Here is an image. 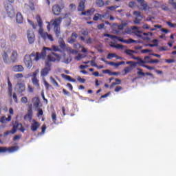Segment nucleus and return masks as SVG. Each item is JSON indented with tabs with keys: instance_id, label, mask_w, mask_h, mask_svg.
<instances>
[{
	"instance_id": "7ed1b4c3",
	"label": "nucleus",
	"mask_w": 176,
	"mask_h": 176,
	"mask_svg": "<svg viewBox=\"0 0 176 176\" xmlns=\"http://www.w3.org/2000/svg\"><path fill=\"white\" fill-rule=\"evenodd\" d=\"M60 60H61L60 55L52 52L47 55L45 63H59Z\"/></svg>"
},
{
	"instance_id": "09e8293b",
	"label": "nucleus",
	"mask_w": 176,
	"mask_h": 176,
	"mask_svg": "<svg viewBox=\"0 0 176 176\" xmlns=\"http://www.w3.org/2000/svg\"><path fill=\"white\" fill-rule=\"evenodd\" d=\"M133 33L135 34V35H136V36H138V38H142V35L141 34H142V32L140 30H135Z\"/></svg>"
},
{
	"instance_id": "2eb2a0df",
	"label": "nucleus",
	"mask_w": 176,
	"mask_h": 176,
	"mask_svg": "<svg viewBox=\"0 0 176 176\" xmlns=\"http://www.w3.org/2000/svg\"><path fill=\"white\" fill-rule=\"evenodd\" d=\"M13 72H23L24 71V67L21 65H15L12 67Z\"/></svg>"
},
{
	"instance_id": "3c124183",
	"label": "nucleus",
	"mask_w": 176,
	"mask_h": 176,
	"mask_svg": "<svg viewBox=\"0 0 176 176\" xmlns=\"http://www.w3.org/2000/svg\"><path fill=\"white\" fill-rule=\"evenodd\" d=\"M32 115L31 113L30 114H26L25 116H24V120H32Z\"/></svg>"
},
{
	"instance_id": "f257e3e1",
	"label": "nucleus",
	"mask_w": 176,
	"mask_h": 176,
	"mask_svg": "<svg viewBox=\"0 0 176 176\" xmlns=\"http://www.w3.org/2000/svg\"><path fill=\"white\" fill-rule=\"evenodd\" d=\"M61 21H63V18L58 17L54 20H52L51 23L54 26V31L56 34V38H58L61 34V30L60 29V24H61Z\"/></svg>"
},
{
	"instance_id": "f3484780",
	"label": "nucleus",
	"mask_w": 176,
	"mask_h": 176,
	"mask_svg": "<svg viewBox=\"0 0 176 176\" xmlns=\"http://www.w3.org/2000/svg\"><path fill=\"white\" fill-rule=\"evenodd\" d=\"M52 12L55 16H58L61 13V8L58 5L53 6Z\"/></svg>"
},
{
	"instance_id": "9b49d317",
	"label": "nucleus",
	"mask_w": 176,
	"mask_h": 176,
	"mask_svg": "<svg viewBox=\"0 0 176 176\" xmlns=\"http://www.w3.org/2000/svg\"><path fill=\"white\" fill-rule=\"evenodd\" d=\"M28 42L30 45H32L35 42V34L33 30H28L27 32Z\"/></svg>"
},
{
	"instance_id": "680f3d73",
	"label": "nucleus",
	"mask_w": 176,
	"mask_h": 176,
	"mask_svg": "<svg viewBox=\"0 0 176 176\" xmlns=\"http://www.w3.org/2000/svg\"><path fill=\"white\" fill-rule=\"evenodd\" d=\"M44 85L45 87L46 90H49V88L51 87L52 85L47 82V81L44 80Z\"/></svg>"
},
{
	"instance_id": "cd10ccee",
	"label": "nucleus",
	"mask_w": 176,
	"mask_h": 176,
	"mask_svg": "<svg viewBox=\"0 0 176 176\" xmlns=\"http://www.w3.org/2000/svg\"><path fill=\"white\" fill-rule=\"evenodd\" d=\"M10 120H12V116H8V118H6V116H2L0 118L1 123H8V122H10Z\"/></svg>"
},
{
	"instance_id": "c756f323",
	"label": "nucleus",
	"mask_w": 176,
	"mask_h": 176,
	"mask_svg": "<svg viewBox=\"0 0 176 176\" xmlns=\"http://www.w3.org/2000/svg\"><path fill=\"white\" fill-rule=\"evenodd\" d=\"M33 105L36 108L39 107V104H41V100H39V98L35 97L32 99Z\"/></svg>"
},
{
	"instance_id": "58836bf2",
	"label": "nucleus",
	"mask_w": 176,
	"mask_h": 176,
	"mask_svg": "<svg viewBox=\"0 0 176 176\" xmlns=\"http://www.w3.org/2000/svg\"><path fill=\"white\" fill-rule=\"evenodd\" d=\"M51 52H60L61 53V50L60 47L57 45H52V48H50Z\"/></svg>"
},
{
	"instance_id": "6e6d98bb",
	"label": "nucleus",
	"mask_w": 176,
	"mask_h": 176,
	"mask_svg": "<svg viewBox=\"0 0 176 176\" xmlns=\"http://www.w3.org/2000/svg\"><path fill=\"white\" fill-rule=\"evenodd\" d=\"M130 71H131V67H124V75H127L129 72H130Z\"/></svg>"
},
{
	"instance_id": "37998d69",
	"label": "nucleus",
	"mask_w": 176,
	"mask_h": 176,
	"mask_svg": "<svg viewBox=\"0 0 176 176\" xmlns=\"http://www.w3.org/2000/svg\"><path fill=\"white\" fill-rule=\"evenodd\" d=\"M50 79L51 82L52 83V85H54V86H56V87H58V82H57L56 79H54L53 77H50Z\"/></svg>"
},
{
	"instance_id": "2f4dec72",
	"label": "nucleus",
	"mask_w": 176,
	"mask_h": 176,
	"mask_svg": "<svg viewBox=\"0 0 176 176\" xmlns=\"http://www.w3.org/2000/svg\"><path fill=\"white\" fill-rule=\"evenodd\" d=\"M81 12H81L82 16H86L87 14H89V15L93 14V13L96 12V10L94 8H92V9L88 10L87 11H85V12L81 11Z\"/></svg>"
},
{
	"instance_id": "f8f14e48",
	"label": "nucleus",
	"mask_w": 176,
	"mask_h": 176,
	"mask_svg": "<svg viewBox=\"0 0 176 176\" xmlns=\"http://www.w3.org/2000/svg\"><path fill=\"white\" fill-rule=\"evenodd\" d=\"M104 36H106L107 38H110V39H117L119 42H122L123 43H129V41L124 40L120 37H118L117 36H113L112 34H104Z\"/></svg>"
},
{
	"instance_id": "412c9836",
	"label": "nucleus",
	"mask_w": 176,
	"mask_h": 176,
	"mask_svg": "<svg viewBox=\"0 0 176 176\" xmlns=\"http://www.w3.org/2000/svg\"><path fill=\"white\" fill-rule=\"evenodd\" d=\"M38 127H41V124H39V122H38L35 120H34L33 123H32V124H31L32 131H36V130H38Z\"/></svg>"
},
{
	"instance_id": "a878e982",
	"label": "nucleus",
	"mask_w": 176,
	"mask_h": 176,
	"mask_svg": "<svg viewBox=\"0 0 176 176\" xmlns=\"http://www.w3.org/2000/svg\"><path fill=\"white\" fill-rule=\"evenodd\" d=\"M127 25H129V22L127 21H122L121 24L118 25V29L120 30H124V28L127 27Z\"/></svg>"
},
{
	"instance_id": "6ab92c4d",
	"label": "nucleus",
	"mask_w": 176,
	"mask_h": 176,
	"mask_svg": "<svg viewBox=\"0 0 176 176\" xmlns=\"http://www.w3.org/2000/svg\"><path fill=\"white\" fill-rule=\"evenodd\" d=\"M31 57H34L33 58V61H39V60H41V58H42L41 57V54L39 52H33L30 55H29Z\"/></svg>"
},
{
	"instance_id": "603ef678",
	"label": "nucleus",
	"mask_w": 176,
	"mask_h": 176,
	"mask_svg": "<svg viewBox=\"0 0 176 176\" xmlns=\"http://www.w3.org/2000/svg\"><path fill=\"white\" fill-rule=\"evenodd\" d=\"M148 63L149 64H157L160 63V60L159 59H151Z\"/></svg>"
},
{
	"instance_id": "8fccbe9b",
	"label": "nucleus",
	"mask_w": 176,
	"mask_h": 176,
	"mask_svg": "<svg viewBox=\"0 0 176 176\" xmlns=\"http://www.w3.org/2000/svg\"><path fill=\"white\" fill-rule=\"evenodd\" d=\"M115 57H116V54L109 53V54H108L107 58L108 60H111V58H113Z\"/></svg>"
},
{
	"instance_id": "7c9ffc66",
	"label": "nucleus",
	"mask_w": 176,
	"mask_h": 176,
	"mask_svg": "<svg viewBox=\"0 0 176 176\" xmlns=\"http://www.w3.org/2000/svg\"><path fill=\"white\" fill-rule=\"evenodd\" d=\"M36 20L38 27H40L39 30H41V28H42V25H43V22H42V18L41 17V15H36Z\"/></svg>"
},
{
	"instance_id": "0e129e2a",
	"label": "nucleus",
	"mask_w": 176,
	"mask_h": 176,
	"mask_svg": "<svg viewBox=\"0 0 176 176\" xmlns=\"http://www.w3.org/2000/svg\"><path fill=\"white\" fill-rule=\"evenodd\" d=\"M39 73V70L36 69L35 72H33L32 74V79L36 78V75Z\"/></svg>"
},
{
	"instance_id": "4be33fe9",
	"label": "nucleus",
	"mask_w": 176,
	"mask_h": 176,
	"mask_svg": "<svg viewBox=\"0 0 176 176\" xmlns=\"http://www.w3.org/2000/svg\"><path fill=\"white\" fill-rule=\"evenodd\" d=\"M8 96L10 97H12V93H13V85H12V82H10V79L8 78Z\"/></svg>"
},
{
	"instance_id": "052dcab7",
	"label": "nucleus",
	"mask_w": 176,
	"mask_h": 176,
	"mask_svg": "<svg viewBox=\"0 0 176 176\" xmlns=\"http://www.w3.org/2000/svg\"><path fill=\"white\" fill-rule=\"evenodd\" d=\"M120 90H123V87H122L120 85H118L116 87L114 91H116V93H118V91H120Z\"/></svg>"
},
{
	"instance_id": "4c0bfd02",
	"label": "nucleus",
	"mask_w": 176,
	"mask_h": 176,
	"mask_svg": "<svg viewBox=\"0 0 176 176\" xmlns=\"http://www.w3.org/2000/svg\"><path fill=\"white\" fill-rule=\"evenodd\" d=\"M67 52H69L72 54H78V50L72 49L71 47H66Z\"/></svg>"
},
{
	"instance_id": "5701e85b",
	"label": "nucleus",
	"mask_w": 176,
	"mask_h": 176,
	"mask_svg": "<svg viewBox=\"0 0 176 176\" xmlns=\"http://www.w3.org/2000/svg\"><path fill=\"white\" fill-rule=\"evenodd\" d=\"M138 3L143 8V10H148L149 9V6L148 3H145V0H136Z\"/></svg>"
},
{
	"instance_id": "20e7f679",
	"label": "nucleus",
	"mask_w": 176,
	"mask_h": 176,
	"mask_svg": "<svg viewBox=\"0 0 176 176\" xmlns=\"http://www.w3.org/2000/svg\"><path fill=\"white\" fill-rule=\"evenodd\" d=\"M38 34L44 41H47V39H48V41H50V42L54 41L53 36L45 32L43 30V28H41L38 30Z\"/></svg>"
},
{
	"instance_id": "13d9d810",
	"label": "nucleus",
	"mask_w": 176,
	"mask_h": 176,
	"mask_svg": "<svg viewBox=\"0 0 176 176\" xmlns=\"http://www.w3.org/2000/svg\"><path fill=\"white\" fill-rule=\"evenodd\" d=\"M21 102H22V104H27V102H28V98L27 97L21 98Z\"/></svg>"
},
{
	"instance_id": "c85d7f7f",
	"label": "nucleus",
	"mask_w": 176,
	"mask_h": 176,
	"mask_svg": "<svg viewBox=\"0 0 176 176\" xmlns=\"http://www.w3.org/2000/svg\"><path fill=\"white\" fill-rule=\"evenodd\" d=\"M58 43L61 49H65V41H64V39L61 37H60L58 40Z\"/></svg>"
},
{
	"instance_id": "dca6fc26",
	"label": "nucleus",
	"mask_w": 176,
	"mask_h": 176,
	"mask_svg": "<svg viewBox=\"0 0 176 176\" xmlns=\"http://www.w3.org/2000/svg\"><path fill=\"white\" fill-rule=\"evenodd\" d=\"M78 38V34L76 32L72 33L71 36L67 39L68 43H75L76 38Z\"/></svg>"
},
{
	"instance_id": "864d4df0",
	"label": "nucleus",
	"mask_w": 176,
	"mask_h": 176,
	"mask_svg": "<svg viewBox=\"0 0 176 176\" xmlns=\"http://www.w3.org/2000/svg\"><path fill=\"white\" fill-rule=\"evenodd\" d=\"M77 80L79 83H85L86 82V79L82 78L80 76L77 77Z\"/></svg>"
},
{
	"instance_id": "1a4fd4ad",
	"label": "nucleus",
	"mask_w": 176,
	"mask_h": 176,
	"mask_svg": "<svg viewBox=\"0 0 176 176\" xmlns=\"http://www.w3.org/2000/svg\"><path fill=\"white\" fill-rule=\"evenodd\" d=\"M14 90L16 93H24L25 91V84L24 82H17L14 87Z\"/></svg>"
},
{
	"instance_id": "69168bd1",
	"label": "nucleus",
	"mask_w": 176,
	"mask_h": 176,
	"mask_svg": "<svg viewBox=\"0 0 176 176\" xmlns=\"http://www.w3.org/2000/svg\"><path fill=\"white\" fill-rule=\"evenodd\" d=\"M142 67H143L144 68H146L149 71H152V70L155 69L154 67H151V66H148V65H142Z\"/></svg>"
},
{
	"instance_id": "bf43d9fd",
	"label": "nucleus",
	"mask_w": 176,
	"mask_h": 176,
	"mask_svg": "<svg viewBox=\"0 0 176 176\" xmlns=\"http://www.w3.org/2000/svg\"><path fill=\"white\" fill-rule=\"evenodd\" d=\"M160 52H167L168 50V48L166 46H162L159 47Z\"/></svg>"
},
{
	"instance_id": "f704fd0d",
	"label": "nucleus",
	"mask_w": 176,
	"mask_h": 176,
	"mask_svg": "<svg viewBox=\"0 0 176 176\" xmlns=\"http://www.w3.org/2000/svg\"><path fill=\"white\" fill-rule=\"evenodd\" d=\"M115 80L116 82H112L111 85H110V89H113V87H115L116 85H120V83H122V80L119 78H116Z\"/></svg>"
},
{
	"instance_id": "0eeeda50",
	"label": "nucleus",
	"mask_w": 176,
	"mask_h": 176,
	"mask_svg": "<svg viewBox=\"0 0 176 176\" xmlns=\"http://www.w3.org/2000/svg\"><path fill=\"white\" fill-rule=\"evenodd\" d=\"M19 151V146H14L12 147H0V153H5V152H9V153H12L13 152H16Z\"/></svg>"
},
{
	"instance_id": "bb28decb",
	"label": "nucleus",
	"mask_w": 176,
	"mask_h": 176,
	"mask_svg": "<svg viewBox=\"0 0 176 176\" xmlns=\"http://www.w3.org/2000/svg\"><path fill=\"white\" fill-rule=\"evenodd\" d=\"M61 77L63 78L64 79H66V80H68L69 82H76V80L75 78H72L70 76L65 75L64 74H61Z\"/></svg>"
},
{
	"instance_id": "a18cd8bd",
	"label": "nucleus",
	"mask_w": 176,
	"mask_h": 176,
	"mask_svg": "<svg viewBox=\"0 0 176 176\" xmlns=\"http://www.w3.org/2000/svg\"><path fill=\"white\" fill-rule=\"evenodd\" d=\"M169 4L173 8V9L176 10V0H170Z\"/></svg>"
},
{
	"instance_id": "aec40b11",
	"label": "nucleus",
	"mask_w": 176,
	"mask_h": 176,
	"mask_svg": "<svg viewBox=\"0 0 176 176\" xmlns=\"http://www.w3.org/2000/svg\"><path fill=\"white\" fill-rule=\"evenodd\" d=\"M86 3V0H80L78 4V12H85V9L86 6L85 3Z\"/></svg>"
},
{
	"instance_id": "4468645a",
	"label": "nucleus",
	"mask_w": 176,
	"mask_h": 176,
	"mask_svg": "<svg viewBox=\"0 0 176 176\" xmlns=\"http://www.w3.org/2000/svg\"><path fill=\"white\" fill-rule=\"evenodd\" d=\"M1 57L5 64H9L10 63V58H9V55L6 51L3 52L1 54Z\"/></svg>"
},
{
	"instance_id": "ddd939ff",
	"label": "nucleus",
	"mask_w": 176,
	"mask_h": 176,
	"mask_svg": "<svg viewBox=\"0 0 176 176\" xmlns=\"http://www.w3.org/2000/svg\"><path fill=\"white\" fill-rule=\"evenodd\" d=\"M48 50V52H52V50L47 47H44L40 54V56L41 57L42 60H45L46 58V56H47V52L46 51Z\"/></svg>"
},
{
	"instance_id": "393cba45",
	"label": "nucleus",
	"mask_w": 176,
	"mask_h": 176,
	"mask_svg": "<svg viewBox=\"0 0 176 176\" xmlns=\"http://www.w3.org/2000/svg\"><path fill=\"white\" fill-rule=\"evenodd\" d=\"M16 20L18 24H22L23 21H24V18H23V15L20 12H17Z\"/></svg>"
},
{
	"instance_id": "39448f33",
	"label": "nucleus",
	"mask_w": 176,
	"mask_h": 176,
	"mask_svg": "<svg viewBox=\"0 0 176 176\" xmlns=\"http://www.w3.org/2000/svg\"><path fill=\"white\" fill-rule=\"evenodd\" d=\"M133 16H135L133 24H137V25L141 24V22L144 19V17L141 15V12L134 11Z\"/></svg>"
},
{
	"instance_id": "6e6552de",
	"label": "nucleus",
	"mask_w": 176,
	"mask_h": 176,
	"mask_svg": "<svg viewBox=\"0 0 176 176\" xmlns=\"http://www.w3.org/2000/svg\"><path fill=\"white\" fill-rule=\"evenodd\" d=\"M23 63L28 69H31V68H32V59L30 55H25L24 56Z\"/></svg>"
},
{
	"instance_id": "e433bc0d",
	"label": "nucleus",
	"mask_w": 176,
	"mask_h": 176,
	"mask_svg": "<svg viewBox=\"0 0 176 176\" xmlns=\"http://www.w3.org/2000/svg\"><path fill=\"white\" fill-rule=\"evenodd\" d=\"M52 120L53 121L54 124H57V115L56 114V112H52Z\"/></svg>"
},
{
	"instance_id": "de8ad7c7",
	"label": "nucleus",
	"mask_w": 176,
	"mask_h": 176,
	"mask_svg": "<svg viewBox=\"0 0 176 176\" xmlns=\"http://www.w3.org/2000/svg\"><path fill=\"white\" fill-rule=\"evenodd\" d=\"M13 126L16 129L19 130L20 127H21V123H19V122L16 121L13 125Z\"/></svg>"
},
{
	"instance_id": "c9c22d12",
	"label": "nucleus",
	"mask_w": 176,
	"mask_h": 176,
	"mask_svg": "<svg viewBox=\"0 0 176 176\" xmlns=\"http://www.w3.org/2000/svg\"><path fill=\"white\" fill-rule=\"evenodd\" d=\"M129 8L133 9V8H138V9H141L138 6H137V3L135 1H130L128 5Z\"/></svg>"
},
{
	"instance_id": "774afa93",
	"label": "nucleus",
	"mask_w": 176,
	"mask_h": 176,
	"mask_svg": "<svg viewBox=\"0 0 176 176\" xmlns=\"http://www.w3.org/2000/svg\"><path fill=\"white\" fill-rule=\"evenodd\" d=\"M161 9L162 10L167 11V10H168V7H167V6H166L165 4H163L161 6Z\"/></svg>"
},
{
	"instance_id": "72a5a7b5",
	"label": "nucleus",
	"mask_w": 176,
	"mask_h": 176,
	"mask_svg": "<svg viewBox=\"0 0 176 176\" xmlns=\"http://www.w3.org/2000/svg\"><path fill=\"white\" fill-rule=\"evenodd\" d=\"M102 73L103 74H108V75H109L110 76H112L113 75H116V76L119 75V72H112L109 69L102 70Z\"/></svg>"
},
{
	"instance_id": "423d86ee",
	"label": "nucleus",
	"mask_w": 176,
	"mask_h": 176,
	"mask_svg": "<svg viewBox=\"0 0 176 176\" xmlns=\"http://www.w3.org/2000/svg\"><path fill=\"white\" fill-rule=\"evenodd\" d=\"M50 71H52V63L45 62V67L41 72V76H47Z\"/></svg>"
},
{
	"instance_id": "5fc2aeb1",
	"label": "nucleus",
	"mask_w": 176,
	"mask_h": 176,
	"mask_svg": "<svg viewBox=\"0 0 176 176\" xmlns=\"http://www.w3.org/2000/svg\"><path fill=\"white\" fill-rule=\"evenodd\" d=\"M96 5H98V6H99L100 8H102V6H104V1L102 0H97Z\"/></svg>"
},
{
	"instance_id": "473e14b6",
	"label": "nucleus",
	"mask_w": 176,
	"mask_h": 176,
	"mask_svg": "<svg viewBox=\"0 0 176 176\" xmlns=\"http://www.w3.org/2000/svg\"><path fill=\"white\" fill-rule=\"evenodd\" d=\"M138 75H141L142 76H145L146 75L147 76H153V74L152 73H144L142 70L140 68H138Z\"/></svg>"
},
{
	"instance_id": "338daca9",
	"label": "nucleus",
	"mask_w": 176,
	"mask_h": 176,
	"mask_svg": "<svg viewBox=\"0 0 176 176\" xmlns=\"http://www.w3.org/2000/svg\"><path fill=\"white\" fill-rule=\"evenodd\" d=\"M101 17H102V19H109V13L101 14Z\"/></svg>"
},
{
	"instance_id": "9d476101",
	"label": "nucleus",
	"mask_w": 176,
	"mask_h": 176,
	"mask_svg": "<svg viewBox=\"0 0 176 176\" xmlns=\"http://www.w3.org/2000/svg\"><path fill=\"white\" fill-rule=\"evenodd\" d=\"M6 10L7 12V14L9 16V17H13L14 14H16V12H14V8H13V6L12 4H8L6 6Z\"/></svg>"
},
{
	"instance_id": "ea45409f",
	"label": "nucleus",
	"mask_w": 176,
	"mask_h": 176,
	"mask_svg": "<svg viewBox=\"0 0 176 176\" xmlns=\"http://www.w3.org/2000/svg\"><path fill=\"white\" fill-rule=\"evenodd\" d=\"M32 81L36 87L39 88V80H38V78H32Z\"/></svg>"
},
{
	"instance_id": "c03bdc74",
	"label": "nucleus",
	"mask_w": 176,
	"mask_h": 176,
	"mask_svg": "<svg viewBox=\"0 0 176 176\" xmlns=\"http://www.w3.org/2000/svg\"><path fill=\"white\" fill-rule=\"evenodd\" d=\"M111 47H115V49H123L124 46L123 45L117 44V45H111Z\"/></svg>"
},
{
	"instance_id": "f03ea898",
	"label": "nucleus",
	"mask_w": 176,
	"mask_h": 176,
	"mask_svg": "<svg viewBox=\"0 0 176 176\" xmlns=\"http://www.w3.org/2000/svg\"><path fill=\"white\" fill-rule=\"evenodd\" d=\"M134 60H137L138 62H134V61H126V64L131 65V67H137L138 65H140V67H142V65H146L145 64H149V62L151 60L149 59H144L142 60V58H134Z\"/></svg>"
},
{
	"instance_id": "a19ab883",
	"label": "nucleus",
	"mask_w": 176,
	"mask_h": 176,
	"mask_svg": "<svg viewBox=\"0 0 176 176\" xmlns=\"http://www.w3.org/2000/svg\"><path fill=\"white\" fill-rule=\"evenodd\" d=\"M102 17H101V14L96 13L95 14L94 18H93V21H98V20H101Z\"/></svg>"
},
{
	"instance_id": "b1692460",
	"label": "nucleus",
	"mask_w": 176,
	"mask_h": 176,
	"mask_svg": "<svg viewBox=\"0 0 176 176\" xmlns=\"http://www.w3.org/2000/svg\"><path fill=\"white\" fill-rule=\"evenodd\" d=\"M19 54H17V51H13L11 54L10 60L12 63H16L17 61V57Z\"/></svg>"
},
{
	"instance_id": "4d7b16f0",
	"label": "nucleus",
	"mask_w": 176,
	"mask_h": 176,
	"mask_svg": "<svg viewBox=\"0 0 176 176\" xmlns=\"http://www.w3.org/2000/svg\"><path fill=\"white\" fill-rule=\"evenodd\" d=\"M12 96L14 102H16V104H17L19 102V100H17V95L16 94V93L13 94V92H12Z\"/></svg>"
},
{
	"instance_id": "a211bd4d",
	"label": "nucleus",
	"mask_w": 176,
	"mask_h": 176,
	"mask_svg": "<svg viewBox=\"0 0 176 176\" xmlns=\"http://www.w3.org/2000/svg\"><path fill=\"white\" fill-rule=\"evenodd\" d=\"M124 53H125V54H127L128 56H131V58H133V60H134V58H140V56H135L133 53H135L136 54L137 52L133 50H125Z\"/></svg>"
},
{
	"instance_id": "e2e57ef3",
	"label": "nucleus",
	"mask_w": 176,
	"mask_h": 176,
	"mask_svg": "<svg viewBox=\"0 0 176 176\" xmlns=\"http://www.w3.org/2000/svg\"><path fill=\"white\" fill-rule=\"evenodd\" d=\"M128 43H140V41L133 40V38H129Z\"/></svg>"
},
{
	"instance_id": "79ce46f5",
	"label": "nucleus",
	"mask_w": 176,
	"mask_h": 176,
	"mask_svg": "<svg viewBox=\"0 0 176 176\" xmlns=\"http://www.w3.org/2000/svg\"><path fill=\"white\" fill-rule=\"evenodd\" d=\"M124 64H125L124 61H121L119 63L113 62V63H111V66H113V67H119L120 65H123Z\"/></svg>"
},
{
	"instance_id": "49530a36",
	"label": "nucleus",
	"mask_w": 176,
	"mask_h": 176,
	"mask_svg": "<svg viewBox=\"0 0 176 176\" xmlns=\"http://www.w3.org/2000/svg\"><path fill=\"white\" fill-rule=\"evenodd\" d=\"M80 34H81V35H83L84 36H87V35H89V31L87 30V29L82 30L80 32Z\"/></svg>"
}]
</instances>
